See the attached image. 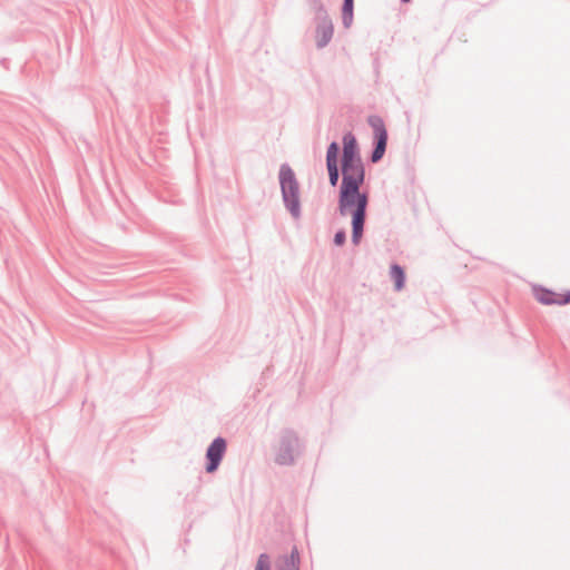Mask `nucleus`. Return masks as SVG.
Wrapping results in <instances>:
<instances>
[{
    "label": "nucleus",
    "mask_w": 570,
    "mask_h": 570,
    "mask_svg": "<svg viewBox=\"0 0 570 570\" xmlns=\"http://www.w3.org/2000/svg\"><path fill=\"white\" fill-rule=\"evenodd\" d=\"M315 21V46L317 49L325 48L333 39L334 24L330 14L314 17Z\"/></svg>",
    "instance_id": "8"
},
{
    "label": "nucleus",
    "mask_w": 570,
    "mask_h": 570,
    "mask_svg": "<svg viewBox=\"0 0 570 570\" xmlns=\"http://www.w3.org/2000/svg\"><path fill=\"white\" fill-rule=\"evenodd\" d=\"M402 3H407L410 2L411 0H400Z\"/></svg>",
    "instance_id": "16"
},
{
    "label": "nucleus",
    "mask_w": 570,
    "mask_h": 570,
    "mask_svg": "<svg viewBox=\"0 0 570 570\" xmlns=\"http://www.w3.org/2000/svg\"><path fill=\"white\" fill-rule=\"evenodd\" d=\"M354 18V1L343 0L342 22L345 28H350Z\"/></svg>",
    "instance_id": "12"
},
{
    "label": "nucleus",
    "mask_w": 570,
    "mask_h": 570,
    "mask_svg": "<svg viewBox=\"0 0 570 570\" xmlns=\"http://www.w3.org/2000/svg\"><path fill=\"white\" fill-rule=\"evenodd\" d=\"M346 242V232L344 229H338L334 234L333 243L336 246H343Z\"/></svg>",
    "instance_id": "15"
},
{
    "label": "nucleus",
    "mask_w": 570,
    "mask_h": 570,
    "mask_svg": "<svg viewBox=\"0 0 570 570\" xmlns=\"http://www.w3.org/2000/svg\"><path fill=\"white\" fill-rule=\"evenodd\" d=\"M367 206H368V204L351 205L347 210V215L350 214L352 217L351 240H352L353 245H355V246L360 244V242L363 237Z\"/></svg>",
    "instance_id": "6"
},
{
    "label": "nucleus",
    "mask_w": 570,
    "mask_h": 570,
    "mask_svg": "<svg viewBox=\"0 0 570 570\" xmlns=\"http://www.w3.org/2000/svg\"><path fill=\"white\" fill-rule=\"evenodd\" d=\"M367 124L373 129V142H372V151L370 155V160L373 164L379 163L386 151L387 146V130L385 128L384 120L379 115H371L367 117Z\"/></svg>",
    "instance_id": "4"
},
{
    "label": "nucleus",
    "mask_w": 570,
    "mask_h": 570,
    "mask_svg": "<svg viewBox=\"0 0 570 570\" xmlns=\"http://www.w3.org/2000/svg\"><path fill=\"white\" fill-rule=\"evenodd\" d=\"M390 276L394 282V289L396 292L402 291L406 281L404 268L400 264L393 263L390 267Z\"/></svg>",
    "instance_id": "11"
},
{
    "label": "nucleus",
    "mask_w": 570,
    "mask_h": 570,
    "mask_svg": "<svg viewBox=\"0 0 570 570\" xmlns=\"http://www.w3.org/2000/svg\"><path fill=\"white\" fill-rule=\"evenodd\" d=\"M278 180L284 207L294 219H299L302 216L299 183L287 163L281 165Z\"/></svg>",
    "instance_id": "2"
},
{
    "label": "nucleus",
    "mask_w": 570,
    "mask_h": 570,
    "mask_svg": "<svg viewBox=\"0 0 570 570\" xmlns=\"http://www.w3.org/2000/svg\"><path fill=\"white\" fill-rule=\"evenodd\" d=\"M227 442L223 436L215 438L206 450V465L207 473H214L218 470L224 455L226 453Z\"/></svg>",
    "instance_id": "5"
},
{
    "label": "nucleus",
    "mask_w": 570,
    "mask_h": 570,
    "mask_svg": "<svg viewBox=\"0 0 570 570\" xmlns=\"http://www.w3.org/2000/svg\"><path fill=\"white\" fill-rule=\"evenodd\" d=\"M307 4L314 12V17H322L328 14L327 9L322 0H306Z\"/></svg>",
    "instance_id": "13"
},
{
    "label": "nucleus",
    "mask_w": 570,
    "mask_h": 570,
    "mask_svg": "<svg viewBox=\"0 0 570 570\" xmlns=\"http://www.w3.org/2000/svg\"><path fill=\"white\" fill-rule=\"evenodd\" d=\"M255 570H271V558L267 553H261L258 556Z\"/></svg>",
    "instance_id": "14"
},
{
    "label": "nucleus",
    "mask_w": 570,
    "mask_h": 570,
    "mask_svg": "<svg viewBox=\"0 0 570 570\" xmlns=\"http://www.w3.org/2000/svg\"><path fill=\"white\" fill-rule=\"evenodd\" d=\"M304 451V443L297 432L291 428L282 429L278 443L275 446L274 461L281 466L293 465L295 459Z\"/></svg>",
    "instance_id": "3"
},
{
    "label": "nucleus",
    "mask_w": 570,
    "mask_h": 570,
    "mask_svg": "<svg viewBox=\"0 0 570 570\" xmlns=\"http://www.w3.org/2000/svg\"><path fill=\"white\" fill-rule=\"evenodd\" d=\"M533 295L535 299L543 305H567L570 303V291L564 294H558L542 285L533 286Z\"/></svg>",
    "instance_id": "9"
},
{
    "label": "nucleus",
    "mask_w": 570,
    "mask_h": 570,
    "mask_svg": "<svg viewBox=\"0 0 570 570\" xmlns=\"http://www.w3.org/2000/svg\"><path fill=\"white\" fill-rule=\"evenodd\" d=\"M340 153L341 147L337 141H332L326 149V169L328 174V183L332 187H336L340 181V176L342 175L340 168Z\"/></svg>",
    "instance_id": "7"
},
{
    "label": "nucleus",
    "mask_w": 570,
    "mask_h": 570,
    "mask_svg": "<svg viewBox=\"0 0 570 570\" xmlns=\"http://www.w3.org/2000/svg\"><path fill=\"white\" fill-rule=\"evenodd\" d=\"M342 145V181L337 209L341 216H346L351 205L368 204V193L361 190L366 173L355 135L352 131L345 132Z\"/></svg>",
    "instance_id": "1"
},
{
    "label": "nucleus",
    "mask_w": 570,
    "mask_h": 570,
    "mask_svg": "<svg viewBox=\"0 0 570 570\" xmlns=\"http://www.w3.org/2000/svg\"><path fill=\"white\" fill-rule=\"evenodd\" d=\"M276 570H299V553L296 547L278 561Z\"/></svg>",
    "instance_id": "10"
}]
</instances>
